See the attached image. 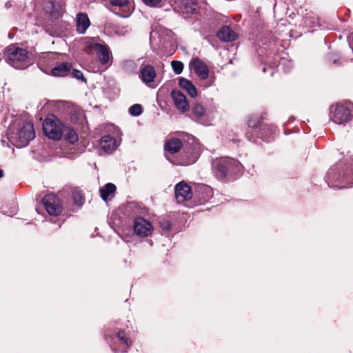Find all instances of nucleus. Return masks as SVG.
Masks as SVG:
<instances>
[{"label": "nucleus", "instance_id": "nucleus-1", "mask_svg": "<svg viewBox=\"0 0 353 353\" xmlns=\"http://www.w3.org/2000/svg\"><path fill=\"white\" fill-rule=\"evenodd\" d=\"M6 60L8 64L17 69L25 68L30 64L28 51L14 44L6 48Z\"/></svg>", "mask_w": 353, "mask_h": 353}, {"label": "nucleus", "instance_id": "nucleus-2", "mask_svg": "<svg viewBox=\"0 0 353 353\" xmlns=\"http://www.w3.org/2000/svg\"><path fill=\"white\" fill-rule=\"evenodd\" d=\"M35 137L33 124L28 119L19 124V128L15 134L11 136L14 144L19 148L26 145Z\"/></svg>", "mask_w": 353, "mask_h": 353}, {"label": "nucleus", "instance_id": "nucleus-3", "mask_svg": "<svg viewBox=\"0 0 353 353\" xmlns=\"http://www.w3.org/2000/svg\"><path fill=\"white\" fill-rule=\"evenodd\" d=\"M63 125L56 117H48L43 123L44 134L53 140H60L63 134Z\"/></svg>", "mask_w": 353, "mask_h": 353}, {"label": "nucleus", "instance_id": "nucleus-4", "mask_svg": "<svg viewBox=\"0 0 353 353\" xmlns=\"http://www.w3.org/2000/svg\"><path fill=\"white\" fill-rule=\"evenodd\" d=\"M332 121L337 124H344L348 122L352 117L350 106L337 104L332 108L331 112Z\"/></svg>", "mask_w": 353, "mask_h": 353}, {"label": "nucleus", "instance_id": "nucleus-5", "mask_svg": "<svg viewBox=\"0 0 353 353\" xmlns=\"http://www.w3.org/2000/svg\"><path fill=\"white\" fill-rule=\"evenodd\" d=\"M45 209L49 214L59 215L62 211V206L59 199L53 194H47L43 199Z\"/></svg>", "mask_w": 353, "mask_h": 353}, {"label": "nucleus", "instance_id": "nucleus-6", "mask_svg": "<svg viewBox=\"0 0 353 353\" xmlns=\"http://www.w3.org/2000/svg\"><path fill=\"white\" fill-rule=\"evenodd\" d=\"M134 230L139 236H148L152 233L153 227L152 224L145 219L138 217L134 220Z\"/></svg>", "mask_w": 353, "mask_h": 353}, {"label": "nucleus", "instance_id": "nucleus-7", "mask_svg": "<svg viewBox=\"0 0 353 353\" xmlns=\"http://www.w3.org/2000/svg\"><path fill=\"white\" fill-rule=\"evenodd\" d=\"M175 197L178 203L190 200L192 197L191 188L185 181H181L175 186Z\"/></svg>", "mask_w": 353, "mask_h": 353}, {"label": "nucleus", "instance_id": "nucleus-8", "mask_svg": "<svg viewBox=\"0 0 353 353\" xmlns=\"http://www.w3.org/2000/svg\"><path fill=\"white\" fill-rule=\"evenodd\" d=\"M190 67L201 79L205 80L208 78L209 70L203 60L197 57L192 59L190 63Z\"/></svg>", "mask_w": 353, "mask_h": 353}, {"label": "nucleus", "instance_id": "nucleus-9", "mask_svg": "<svg viewBox=\"0 0 353 353\" xmlns=\"http://www.w3.org/2000/svg\"><path fill=\"white\" fill-rule=\"evenodd\" d=\"M172 98L176 107L182 112H187L190 107L185 96L179 90H173L171 93Z\"/></svg>", "mask_w": 353, "mask_h": 353}, {"label": "nucleus", "instance_id": "nucleus-10", "mask_svg": "<svg viewBox=\"0 0 353 353\" xmlns=\"http://www.w3.org/2000/svg\"><path fill=\"white\" fill-rule=\"evenodd\" d=\"M156 77L154 68L150 65H143L140 70L139 77L145 83H150L154 81Z\"/></svg>", "mask_w": 353, "mask_h": 353}, {"label": "nucleus", "instance_id": "nucleus-11", "mask_svg": "<svg viewBox=\"0 0 353 353\" xmlns=\"http://www.w3.org/2000/svg\"><path fill=\"white\" fill-rule=\"evenodd\" d=\"M92 48L99 54V57L102 64H105L108 62L110 59V50L107 46L100 43H94Z\"/></svg>", "mask_w": 353, "mask_h": 353}, {"label": "nucleus", "instance_id": "nucleus-12", "mask_svg": "<svg viewBox=\"0 0 353 353\" xmlns=\"http://www.w3.org/2000/svg\"><path fill=\"white\" fill-rule=\"evenodd\" d=\"M100 146L104 152H112L117 148V141L110 136H104L101 139Z\"/></svg>", "mask_w": 353, "mask_h": 353}, {"label": "nucleus", "instance_id": "nucleus-13", "mask_svg": "<svg viewBox=\"0 0 353 353\" xmlns=\"http://www.w3.org/2000/svg\"><path fill=\"white\" fill-rule=\"evenodd\" d=\"M182 141L177 138L168 139L164 146L165 150L170 154L178 152L182 148Z\"/></svg>", "mask_w": 353, "mask_h": 353}, {"label": "nucleus", "instance_id": "nucleus-14", "mask_svg": "<svg viewBox=\"0 0 353 353\" xmlns=\"http://www.w3.org/2000/svg\"><path fill=\"white\" fill-rule=\"evenodd\" d=\"M90 20L86 14L79 13L77 17V30L81 33L83 34L87 28L90 26Z\"/></svg>", "mask_w": 353, "mask_h": 353}, {"label": "nucleus", "instance_id": "nucleus-15", "mask_svg": "<svg viewBox=\"0 0 353 353\" xmlns=\"http://www.w3.org/2000/svg\"><path fill=\"white\" fill-rule=\"evenodd\" d=\"M217 36L223 41H232L237 37V34L228 26H223L217 33Z\"/></svg>", "mask_w": 353, "mask_h": 353}, {"label": "nucleus", "instance_id": "nucleus-16", "mask_svg": "<svg viewBox=\"0 0 353 353\" xmlns=\"http://www.w3.org/2000/svg\"><path fill=\"white\" fill-rule=\"evenodd\" d=\"M179 84L182 88L185 90L192 97L196 96L197 90L190 81L181 78Z\"/></svg>", "mask_w": 353, "mask_h": 353}, {"label": "nucleus", "instance_id": "nucleus-17", "mask_svg": "<svg viewBox=\"0 0 353 353\" xmlns=\"http://www.w3.org/2000/svg\"><path fill=\"white\" fill-rule=\"evenodd\" d=\"M180 10L186 14H192L196 10V4L193 0H182L180 4Z\"/></svg>", "mask_w": 353, "mask_h": 353}, {"label": "nucleus", "instance_id": "nucleus-18", "mask_svg": "<svg viewBox=\"0 0 353 353\" xmlns=\"http://www.w3.org/2000/svg\"><path fill=\"white\" fill-rule=\"evenodd\" d=\"M71 65L68 63H62L52 70V74L57 77L65 76L70 71Z\"/></svg>", "mask_w": 353, "mask_h": 353}, {"label": "nucleus", "instance_id": "nucleus-19", "mask_svg": "<svg viewBox=\"0 0 353 353\" xmlns=\"http://www.w3.org/2000/svg\"><path fill=\"white\" fill-rule=\"evenodd\" d=\"M116 190V186L112 183H108L100 189L101 197L106 201L109 196L114 194Z\"/></svg>", "mask_w": 353, "mask_h": 353}, {"label": "nucleus", "instance_id": "nucleus-20", "mask_svg": "<svg viewBox=\"0 0 353 353\" xmlns=\"http://www.w3.org/2000/svg\"><path fill=\"white\" fill-rule=\"evenodd\" d=\"M110 3L113 6L123 9L127 12V14L131 12V8L130 7V0H110Z\"/></svg>", "mask_w": 353, "mask_h": 353}, {"label": "nucleus", "instance_id": "nucleus-21", "mask_svg": "<svg viewBox=\"0 0 353 353\" xmlns=\"http://www.w3.org/2000/svg\"><path fill=\"white\" fill-rule=\"evenodd\" d=\"M63 134L65 139L70 143L73 144L78 141V135L76 132L68 127H63Z\"/></svg>", "mask_w": 353, "mask_h": 353}, {"label": "nucleus", "instance_id": "nucleus-22", "mask_svg": "<svg viewBox=\"0 0 353 353\" xmlns=\"http://www.w3.org/2000/svg\"><path fill=\"white\" fill-rule=\"evenodd\" d=\"M192 112L197 119H201L205 116V110L200 103H195L192 107Z\"/></svg>", "mask_w": 353, "mask_h": 353}, {"label": "nucleus", "instance_id": "nucleus-23", "mask_svg": "<svg viewBox=\"0 0 353 353\" xmlns=\"http://www.w3.org/2000/svg\"><path fill=\"white\" fill-rule=\"evenodd\" d=\"M72 198L75 204L79 207L82 206L84 203V198L82 192L79 190H74L72 192Z\"/></svg>", "mask_w": 353, "mask_h": 353}, {"label": "nucleus", "instance_id": "nucleus-24", "mask_svg": "<svg viewBox=\"0 0 353 353\" xmlns=\"http://www.w3.org/2000/svg\"><path fill=\"white\" fill-rule=\"evenodd\" d=\"M172 68L174 72L179 74L182 72L183 69V64L179 61H172L171 63Z\"/></svg>", "mask_w": 353, "mask_h": 353}, {"label": "nucleus", "instance_id": "nucleus-25", "mask_svg": "<svg viewBox=\"0 0 353 353\" xmlns=\"http://www.w3.org/2000/svg\"><path fill=\"white\" fill-rule=\"evenodd\" d=\"M129 112L133 116H139L142 112V107L139 104H134L130 108Z\"/></svg>", "mask_w": 353, "mask_h": 353}, {"label": "nucleus", "instance_id": "nucleus-26", "mask_svg": "<svg viewBox=\"0 0 353 353\" xmlns=\"http://www.w3.org/2000/svg\"><path fill=\"white\" fill-rule=\"evenodd\" d=\"M160 227L162 228L163 230L168 231L171 228V223L168 220H161L159 222Z\"/></svg>", "mask_w": 353, "mask_h": 353}, {"label": "nucleus", "instance_id": "nucleus-27", "mask_svg": "<svg viewBox=\"0 0 353 353\" xmlns=\"http://www.w3.org/2000/svg\"><path fill=\"white\" fill-rule=\"evenodd\" d=\"M143 2L150 6L156 7L160 5L161 0H143Z\"/></svg>", "mask_w": 353, "mask_h": 353}, {"label": "nucleus", "instance_id": "nucleus-28", "mask_svg": "<svg viewBox=\"0 0 353 353\" xmlns=\"http://www.w3.org/2000/svg\"><path fill=\"white\" fill-rule=\"evenodd\" d=\"M72 75L74 77H75L77 79H83V74L79 70H74L72 72Z\"/></svg>", "mask_w": 353, "mask_h": 353}, {"label": "nucleus", "instance_id": "nucleus-29", "mask_svg": "<svg viewBox=\"0 0 353 353\" xmlns=\"http://www.w3.org/2000/svg\"><path fill=\"white\" fill-rule=\"evenodd\" d=\"M218 170H219V171L221 172V174L222 176H225V175H226V173H227V169H226L225 166L223 164H222V163H219V164L218 165Z\"/></svg>", "mask_w": 353, "mask_h": 353}, {"label": "nucleus", "instance_id": "nucleus-30", "mask_svg": "<svg viewBox=\"0 0 353 353\" xmlns=\"http://www.w3.org/2000/svg\"><path fill=\"white\" fill-rule=\"evenodd\" d=\"M118 337H119L121 340H123V339H124V333H123V332H119V333H118Z\"/></svg>", "mask_w": 353, "mask_h": 353}, {"label": "nucleus", "instance_id": "nucleus-31", "mask_svg": "<svg viewBox=\"0 0 353 353\" xmlns=\"http://www.w3.org/2000/svg\"><path fill=\"white\" fill-rule=\"evenodd\" d=\"M3 176V170L0 169V178Z\"/></svg>", "mask_w": 353, "mask_h": 353}]
</instances>
